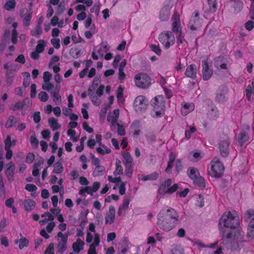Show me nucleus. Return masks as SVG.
Returning <instances> with one entry per match:
<instances>
[{
	"instance_id": "nucleus-1",
	"label": "nucleus",
	"mask_w": 254,
	"mask_h": 254,
	"mask_svg": "<svg viewBox=\"0 0 254 254\" xmlns=\"http://www.w3.org/2000/svg\"><path fill=\"white\" fill-rule=\"evenodd\" d=\"M240 225L239 216L235 211L225 212L222 215L219 222V229L221 232H224V228L237 229L234 235L230 233L228 238H232V249L238 250L243 246V236L240 229H238Z\"/></svg>"
},
{
	"instance_id": "nucleus-2",
	"label": "nucleus",
	"mask_w": 254,
	"mask_h": 254,
	"mask_svg": "<svg viewBox=\"0 0 254 254\" xmlns=\"http://www.w3.org/2000/svg\"><path fill=\"white\" fill-rule=\"evenodd\" d=\"M157 217L158 227L164 231H169L175 227L179 216L174 209L166 207L160 210Z\"/></svg>"
},
{
	"instance_id": "nucleus-3",
	"label": "nucleus",
	"mask_w": 254,
	"mask_h": 254,
	"mask_svg": "<svg viewBox=\"0 0 254 254\" xmlns=\"http://www.w3.org/2000/svg\"><path fill=\"white\" fill-rule=\"evenodd\" d=\"M224 171L223 163L217 158H214L207 167V173L212 178H218L221 177Z\"/></svg>"
},
{
	"instance_id": "nucleus-4",
	"label": "nucleus",
	"mask_w": 254,
	"mask_h": 254,
	"mask_svg": "<svg viewBox=\"0 0 254 254\" xmlns=\"http://www.w3.org/2000/svg\"><path fill=\"white\" fill-rule=\"evenodd\" d=\"M153 107L151 116L154 118L162 116L165 112V100L163 95H158L151 101Z\"/></svg>"
},
{
	"instance_id": "nucleus-5",
	"label": "nucleus",
	"mask_w": 254,
	"mask_h": 254,
	"mask_svg": "<svg viewBox=\"0 0 254 254\" xmlns=\"http://www.w3.org/2000/svg\"><path fill=\"white\" fill-rule=\"evenodd\" d=\"M189 178L193 181L194 185L198 188H203L205 187V181L203 177L200 176L198 170L193 167H190L187 171Z\"/></svg>"
},
{
	"instance_id": "nucleus-6",
	"label": "nucleus",
	"mask_w": 254,
	"mask_h": 254,
	"mask_svg": "<svg viewBox=\"0 0 254 254\" xmlns=\"http://www.w3.org/2000/svg\"><path fill=\"white\" fill-rule=\"evenodd\" d=\"M148 100L145 96L139 95L137 96L133 101V109L138 114L143 113L148 108Z\"/></svg>"
},
{
	"instance_id": "nucleus-7",
	"label": "nucleus",
	"mask_w": 254,
	"mask_h": 254,
	"mask_svg": "<svg viewBox=\"0 0 254 254\" xmlns=\"http://www.w3.org/2000/svg\"><path fill=\"white\" fill-rule=\"evenodd\" d=\"M86 242L87 243L91 242H100V236L96 231L95 223H90L87 228Z\"/></svg>"
},
{
	"instance_id": "nucleus-8",
	"label": "nucleus",
	"mask_w": 254,
	"mask_h": 254,
	"mask_svg": "<svg viewBox=\"0 0 254 254\" xmlns=\"http://www.w3.org/2000/svg\"><path fill=\"white\" fill-rule=\"evenodd\" d=\"M110 47L106 42H102L99 45L94 48L92 58L94 60L102 59L104 55L110 50Z\"/></svg>"
},
{
	"instance_id": "nucleus-9",
	"label": "nucleus",
	"mask_w": 254,
	"mask_h": 254,
	"mask_svg": "<svg viewBox=\"0 0 254 254\" xmlns=\"http://www.w3.org/2000/svg\"><path fill=\"white\" fill-rule=\"evenodd\" d=\"M172 182L171 179H167L160 184L158 192L160 194H172L178 189V185L174 184L172 185Z\"/></svg>"
},
{
	"instance_id": "nucleus-10",
	"label": "nucleus",
	"mask_w": 254,
	"mask_h": 254,
	"mask_svg": "<svg viewBox=\"0 0 254 254\" xmlns=\"http://www.w3.org/2000/svg\"><path fill=\"white\" fill-rule=\"evenodd\" d=\"M159 40L165 48L168 49L174 44L175 38L172 32L165 31L159 35Z\"/></svg>"
},
{
	"instance_id": "nucleus-11",
	"label": "nucleus",
	"mask_w": 254,
	"mask_h": 254,
	"mask_svg": "<svg viewBox=\"0 0 254 254\" xmlns=\"http://www.w3.org/2000/svg\"><path fill=\"white\" fill-rule=\"evenodd\" d=\"M135 85L141 88H146L151 84V78L146 73H140L134 77Z\"/></svg>"
},
{
	"instance_id": "nucleus-12",
	"label": "nucleus",
	"mask_w": 254,
	"mask_h": 254,
	"mask_svg": "<svg viewBox=\"0 0 254 254\" xmlns=\"http://www.w3.org/2000/svg\"><path fill=\"white\" fill-rule=\"evenodd\" d=\"M245 219L248 221L251 220L248 227L247 236L249 240H253L254 237V211L248 210L245 215Z\"/></svg>"
},
{
	"instance_id": "nucleus-13",
	"label": "nucleus",
	"mask_w": 254,
	"mask_h": 254,
	"mask_svg": "<svg viewBox=\"0 0 254 254\" xmlns=\"http://www.w3.org/2000/svg\"><path fill=\"white\" fill-rule=\"evenodd\" d=\"M212 62L210 60L206 59L202 61V75L204 80H208L213 74L212 68Z\"/></svg>"
},
{
	"instance_id": "nucleus-14",
	"label": "nucleus",
	"mask_w": 254,
	"mask_h": 254,
	"mask_svg": "<svg viewBox=\"0 0 254 254\" xmlns=\"http://www.w3.org/2000/svg\"><path fill=\"white\" fill-rule=\"evenodd\" d=\"M104 86L101 85L98 87L95 92H88V95L93 103L95 106H99L101 103L100 97L103 93Z\"/></svg>"
},
{
	"instance_id": "nucleus-15",
	"label": "nucleus",
	"mask_w": 254,
	"mask_h": 254,
	"mask_svg": "<svg viewBox=\"0 0 254 254\" xmlns=\"http://www.w3.org/2000/svg\"><path fill=\"white\" fill-rule=\"evenodd\" d=\"M100 186V184L99 182H95L93 184L92 186H86L81 188L79 191V194L83 196L86 195V193L92 195L94 192L97 191Z\"/></svg>"
},
{
	"instance_id": "nucleus-16",
	"label": "nucleus",
	"mask_w": 254,
	"mask_h": 254,
	"mask_svg": "<svg viewBox=\"0 0 254 254\" xmlns=\"http://www.w3.org/2000/svg\"><path fill=\"white\" fill-rule=\"evenodd\" d=\"M202 20L198 17V12L195 11L192 15L189 22V26L191 30H195L198 29L201 26Z\"/></svg>"
},
{
	"instance_id": "nucleus-17",
	"label": "nucleus",
	"mask_w": 254,
	"mask_h": 254,
	"mask_svg": "<svg viewBox=\"0 0 254 254\" xmlns=\"http://www.w3.org/2000/svg\"><path fill=\"white\" fill-rule=\"evenodd\" d=\"M173 6V4L169 2L165 4L161 9L159 13V18L161 21H166L170 17V9Z\"/></svg>"
},
{
	"instance_id": "nucleus-18",
	"label": "nucleus",
	"mask_w": 254,
	"mask_h": 254,
	"mask_svg": "<svg viewBox=\"0 0 254 254\" xmlns=\"http://www.w3.org/2000/svg\"><path fill=\"white\" fill-rule=\"evenodd\" d=\"M173 22L172 24V30L173 33L179 34L182 32V28L180 20V16L177 13H175L173 16Z\"/></svg>"
},
{
	"instance_id": "nucleus-19",
	"label": "nucleus",
	"mask_w": 254,
	"mask_h": 254,
	"mask_svg": "<svg viewBox=\"0 0 254 254\" xmlns=\"http://www.w3.org/2000/svg\"><path fill=\"white\" fill-rule=\"evenodd\" d=\"M120 115V111L119 109H115L113 111L112 114L108 115L107 117V121L111 124V129L114 130L116 127V125L118 124L117 121Z\"/></svg>"
},
{
	"instance_id": "nucleus-20",
	"label": "nucleus",
	"mask_w": 254,
	"mask_h": 254,
	"mask_svg": "<svg viewBox=\"0 0 254 254\" xmlns=\"http://www.w3.org/2000/svg\"><path fill=\"white\" fill-rule=\"evenodd\" d=\"M116 210L114 206L111 205L109 207V211L105 217L106 224H112L115 220Z\"/></svg>"
},
{
	"instance_id": "nucleus-21",
	"label": "nucleus",
	"mask_w": 254,
	"mask_h": 254,
	"mask_svg": "<svg viewBox=\"0 0 254 254\" xmlns=\"http://www.w3.org/2000/svg\"><path fill=\"white\" fill-rule=\"evenodd\" d=\"M130 201L129 196H125L124 197L123 203L119 206L118 214L121 216L123 213H126L129 208V205Z\"/></svg>"
},
{
	"instance_id": "nucleus-22",
	"label": "nucleus",
	"mask_w": 254,
	"mask_h": 254,
	"mask_svg": "<svg viewBox=\"0 0 254 254\" xmlns=\"http://www.w3.org/2000/svg\"><path fill=\"white\" fill-rule=\"evenodd\" d=\"M4 69H6V76L8 79H12L14 75L15 72L17 70V66L15 64H13L10 66L7 63L4 64Z\"/></svg>"
},
{
	"instance_id": "nucleus-23",
	"label": "nucleus",
	"mask_w": 254,
	"mask_h": 254,
	"mask_svg": "<svg viewBox=\"0 0 254 254\" xmlns=\"http://www.w3.org/2000/svg\"><path fill=\"white\" fill-rule=\"evenodd\" d=\"M44 161L42 157L39 158L36 160L33 165L32 170V175L34 177H39V171L42 168Z\"/></svg>"
},
{
	"instance_id": "nucleus-24",
	"label": "nucleus",
	"mask_w": 254,
	"mask_h": 254,
	"mask_svg": "<svg viewBox=\"0 0 254 254\" xmlns=\"http://www.w3.org/2000/svg\"><path fill=\"white\" fill-rule=\"evenodd\" d=\"M229 145V141L228 139H226L219 143V149L221 155L223 157H226L229 153L228 147Z\"/></svg>"
},
{
	"instance_id": "nucleus-25",
	"label": "nucleus",
	"mask_w": 254,
	"mask_h": 254,
	"mask_svg": "<svg viewBox=\"0 0 254 254\" xmlns=\"http://www.w3.org/2000/svg\"><path fill=\"white\" fill-rule=\"evenodd\" d=\"M84 242L80 238H77L72 244L73 251L75 253H79L84 249Z\"/></svg>"
},
{
	"instance_id": "nucleus-26",
	"label": "nucleus",
	"mask_w": 254,
	"mask_h": 254,
	"mask_svg": "<svg viewBox=\"0 0 254 254\" xmlns=\"http://www.w3.org/2000/svg\"><path fill=\"white\" fill-rule=\"evenodd\" d=\"M194 109V105L193 103H182L181 113L183 116H186L193 111Z\"/></svg>"
},
{
	"instance_id": "nucleus-27",
	"label": "nucleus",
	"mask_w": 254,
	"mask_h": 254,
	"mask_svg": "<svg viewBox=\"0 0 254 254\" xmlns=\"http://www.w3.org/2000/svg\"><path fill=\"white\" fill-rule=\"evenodd\" d=\"M196 73L197 68L195 64H190L189 65L185 71L186 76L191 78H194L196 76Z\"/></svg>"
},
{
	"instance_id": "nucleus-28",
	"label": "nucleus",
	"mask_w": 254,
	"mask_h": 254,
	"mask_svg": "<svg viewBox=\"0 0 254 254\" xmlns=\"http://www.w3.org/2000/svg\"><path fill=\"white\" fill-rule=\"evenodd\" d=\"M203 157V155L200 151L195 150L191 151L189 155V159L193 162H197Z\"/></svg>"
},
{
	"instance_id": "nucleus-29",
	"label": "nucleus",
	"mask_w": 254,
	"mask_h": 254,
	"mask_svg": "<svg viewBox=\"0 0 254 254\" xmlns=\"http://www.w3.org/2000/svg\"><path fill=\"white\" fill-rule=\"evenodd\" d=\"M176 157V155L174 152H171L169 156V161L168 162L167 167L165 169V172L167 173H171L172 169L174 164Z\"/></svg>"
},
{
	"instance_id": "nucleus-30",
	"label": "nucleus",
	"mask_w": 254,
	"mask_h": 254,
	"mask_svg": "<svg viewBox=\"0 0 254 254\" xmlns=\"http://www.w3.org/2000/svg\"><path fill=\"white\" fill-rule=\"evenodd\" d=\"M224 59L219 57L215 59L214 65L218 69H225L227 68V64L224 62Z\"/></svg>"
},
{
	"instance_id": "nucleus-31",
	"label": "nucleus",
	"mask_w": 254,
	"mask_h": 254,
	"mask_svg": "<svg viewBox=\"0 0 254 254\" xmlns=\"http://www.w3.org/2000/svg\"><path fill=\"white\" fill-rule=\"evenodd\" d=\"M5 173L9 181H12L13 180V172L15 169V166L12 163L10 162L7 165Z\"/></svg>"
},
{
	"instance_id": "nucleus-32",
	"label": "nucleus",
	"mask_w": 254,
	"mask_h": 254,
	"mask_svg": "<svg viewBox=\"0 0 254 254\" xmlns=\"http://www.w3.org/2000/svg\"><path fill=\"white\" fill-rule=\"evenodd\" d=\"M60 89V86L57 85L56 87V90L52 93L53 101L56 105H60L61 103V97L59 94V92Z\"/></svg>"
},
{
	"instance_id": "nucleus-33",
	"label": "nucleus",
	"mask_w": 254,
	"mask_h": 254,
	"mask_svg": "<svg viewBox=\"0 0 254 254\" xmlns=\"http://www.w3.org/2000/svg\"><path fill=\"white\" fill-rule=\"evenodd\" d=\"M249 139L250 137L248 133L245 131H241L239 134L238 141L241 146L243 145Z\"/></svg>"
},
{
	"instance_id": "nucleus-34",
	"label": "nucleus",
	"mask_w": 254,
	"mask_h": 254,
	"mask_svg": "<svg viewBox=\"0 0 254 254\" xmlns=\"http://www.w3.org/2000/svg\"><path fill=\"white\" fill-rule=\"evenodd\" d=\"M41 217L43 219L39 221L41 225H44L49 221H53L54 219V216L49 212L44 213L41 215Z\"/></svg>"
},
{
	"instance_id": "nucleus-35",
	"label": "nucleus",
	"mask_w": 254,
	"mask_h": 254,
	"mask_svg": "<svg viewBox=\"0 0 254 254\" xmlns=\"http://www.w3.org/2000/svg\"><path fill=\"white\" fill-rule=\"evenodd\" d=\"M71 108H64L63 109V114L66 116H69L70 120H77L78 116L72 113Z\"/></svg>"
},
{
	"instance_id": "nucleus-36",
	"label": "nucleus",
	"mask_w": 254,
	"mask_h": 254,
	"mask_svg": "<svg viewBox=\"0 0 254 254\" xmlns=\"http://www.w3.org/2000/svg\"><path fill=\"white\" fill-rule=\"evenodd\" d=\"M124 165H132L133 159L129 152L123 151L122 153Z\"/></svg>"
},
{
	"instance_id": "nucleus-37",
	"label": "nucleus",
	"mask_w": 254,
	"mask_h": 254,
	"mask_svg": "<svg viewBox=\"0 0 254 254\" xmlns=\"http://www.w3.org/2000/svg\"><path fill=\"white\" fill-rule=\"evenodd\" d=\"M96 150L98 154L101 155L109 154L111 152L110 148L104 144L97 147Z\"/></svg>"
},
{
	"instance_id": "nucleus-38",
	"label": "nucleus",
	"mask_w": 254,
	"mask_h": 254,
	"mask_svg": "<svg viewBox=\"0 0 254 254\" xmlns=\"http://www.w3.org/2000/svg\"><path fill=\"white\" fill-rule=\"evenodd\" d=\"M53 167V173L58 174L62 173L64 171V167L62 163V159L55 163Z\"/></svg>"
},
{
	"instance_id": "nucleus-39",
	"label": "nucleus",
	"mask_w": 254,
	"mask_h": 254,
	"mask_svg": "<svg viewBox=\"0 0 254 254\" xmlns=\"http://www.w3.org/2000/svg\"><path fill=\"white\" fill-rule=\"evenodd\" d=\"M246 97L249 101L251 100V96L254 94V79L252 81V85H249L246 89Z\"/></svg>"
},
{
	"instance_id": "nucleus-40",
	"label": "nucleus",
	"mask_w": 254,
	"mask_h": 254,
	"mask_svg": "<svg viewBox=\"0 0 254 254\" xmlns=\"http://www.w3.org/2000/svg\"><path fill=\"white\" fill-rule=\"evenodd\" d=\"M48 123L53 130H56L61 127V125L58 123V120L54 118H49L48 119Z\"/></svg>"
},
{
	"instance_id": "nucleus-41",
	"label": "nucleus",
	"mask_w": 254,
	"mask_h": 254,
	"mask_svg": "<svg viewBox=\"0 0 254 254\" xmlns=\"http://www.w3.org/2000/svg\"><path fill=\"white\" fill-rule=\"evenodd\" d=\"M158 177V174L156 172H154L148 175H141L138 177L139 180L147 181V180H155Z\"/></svg>"
},
{
	"instance_id": "nucleus-42",
	"label": "nucleus",
	"mask_w": 254,
	"mask_h": 254,
	"mask_svg": "<svg viewBox=\"0 0 254 254\" xmlns=\"http://www.w3.org/2000/svg\"><path fill=\"white\" fill-rule=\"evenodd\" d=\"M15 243L18 244L19 249L22 250L24 247H27L29 245V241L25 237H22L19 240L15 241Z\"/></svg>"
},
{
	"instance_id": "nucleus-43",
	"label": "nucleus",
	"mask_w": 254,
	"mask_h": 254,
	"mask_svg": "<svg viewBox=\"0 0 254 254\" xmlns=\"http://www.w3.org/2000/svg\"><path fill=\"white\" fill-rule=\"evenodd\" d=\"M123 93H124V88H123L121 86H120L117 90L116 95H117V98L118 99V103L120 105L123 104L124 102Z\"/></svg>"
},
{
	"instance_id": "nucleus-44",
	"label": "nucleus",
	"mask_w": 254,
	"mask_h": 254,
	"mask_svg": "<svg viewBox=\"0 0 254 254\" xmlns=\"http://www.w3.org/2000/svg\"><path fill=\"white\" fill-rule=\"evenodd\" d=\"M42 32L43 30L40 22H38V24L34 29L31 31V35L37 37H39L42 34Z\"/></svg>"
},
{
	"instance_id": "nucleus-45",
	"label": "nucleus",
	"mask_w": 254,
	"mask_h": 254,
	"mask_svg": "<svg viewBox=\"0 0 254 254\" xmlns=\"http://www.w3.org/2000/svg\"><path fill=\"white\" fill-rule=\"evenodd\" d=\"M67 135L73 142H76L78 140V136L75 130L73 129H68L67 131Z\"/></svg>"
},
{
	"instance_id": "nucleus-46",
	"label": "nucleus",
	"mask_w": 254,
	"mask_h": 254,
	"mask_svg": "<svg viewBox=\"0 0 254 254\" xmlns=\"http://www.w3.org/2000/svg\"><path fill=\"white\" fill-rule=\"evenodd\" d=\"M24 205L27 211H30L35 208V202L34 200L28 199L24 201Z\"/></svg>"
},
{
	"instance_id": "nucleus-47",
	"label": "nucleus",
	"mask_w": 254,
	"mask_h": 254,
	"mask_svg": "<svg viewBox=\"0 0 254 254\" xmlns=\"http://www.w3.org/2000/svg\"><path fill=\"white\" fill-rule=\"evenodd\" d=\"M105 171V168L103 166L95 167L93 172V176L94 177L101 176L103 174Z\"/></svg>"
},
{
	"instance_id": "nucleus-48",
	"label": "nucleus",
	"mask_w": 254,
	"mask_h": 254,
	"mask_svg": "<svg viewBox=\"0 0 254 254\" xmlns=\"http://www.w3.org/2000/svg\"><path fill=\"white\" fill-rule=\"evenodd\" d=\"M100 83L99 78L96 77L93 80L92 84L89 86L88 92H95L96 88Z\"/></svg>"
},
{
	"instance_id": "nucleus-49",
	"label": "nucleus",
	"mask_w": 254,
	"mask_h": 254,
	"mask_svg": "<svg viewBox=\"0 0 254 254\" xmlns=\"http://www.w3.org/2000/svg\"><path fill=\"white\" fill-rule=\"evenodd\" d=\"M121 164V161L119 159H117L116 161V168L115 171L114 172V175L115 176L121 175L123 173V169Z\"/></svg>"
},
{
	"instance_id": "nucleus-50",
	"label": "nucleus",
	"mask_w": 254,
	"mask_h": 254,
	"mask_svg": "<svg viewBox=\"0 0 254 254\" xmlns=\"http://www.w3.org/2000/svg\"><path fill=\"white\" fill-rule=\"evenodd\" d=\"M46 47V42L43 40H40L38 41V44L36 47V51L40 53H42Z\"/></svg>"
},
{
	"instance_id": "nucleus-51",
	"label": "nucleus",
	"mask_w": 254,
	"mask_h": 254,
	"mask_svg": "<svg viewBox=\"0 0 254 254\" xmlns=\"http://www.w3.org/2000/svg\"><path fill=\"white\" fill-rule=\"evenodd\" d=\"M17 122L16 119L13 116H10L5 124L6 128H10L13 127Z\"/></svg>"
},
{
	"instance_id": "nucleus-52",
	"label": "nucleus",
	"mask_w": 254,
	"mask_h": 254,
	"mask_svg": "<svg viewBox=\"0 0 254 254\" xmlns=\"http://www.w3.org/2000/svg\"><path fill=\"white\" fill-rule=\"evenodd\" d=\"M14 0H8L4 5V8L6 10H11L14 9L15 6Z\"/></svg>"
},
{
	"instance_id": "nucleus-53",
	"label": "nucleus",
	"mask_w": 254,
	"mask_h": 254,
	"mask_svg": "<svg viewBox=\"0 0 254 254\" xmlns=\"http://www.w3.org/2000/svg\"><path fill=\"white\" fill-rule=\"evenodd\" d=\"M207 3L209 5V11L211 12H215L217 6L216 0H207Z\"/></svg>"
},
{
	"instance_id": "nucleus-54",
	"label": "nucleus",
	"mask_w": 254,
	"mask_h": 254,
	"mask_svg": "<svg viewBox=\"0 0 254 254\" xmlns=\"http://www.w3.org/2000/svg\"><path fill=\"white\" fill-rule=\"evenodd\" d=\"M196 131V128L194 126H189L188 128L185 131V137L188 139L191 137V133H194Z\"/></svg>"
},
{
	"instance_id": "nucleus-55",
	"label": "nucleus",
	"mask_w": 254,
	"mask_h": 254,
	"mask_svg": "<svg viewBox=\"0 0 254 254\" xmlns=\"http://www.w3.org/2000/svg\"><path fill=\"white\" fill-rule=\"evenodd\" d=\"M100 242H93L89 246V249L88 251V254H97L96 248L99 246Z\"/></svg>"
},
{
	"instance_id": "nucleus-56",
	"label": "nucleus",
	"mask_w": 254,
	"mask_h": 254,
	"mask_svg": "<svg viewBox=\"0 0 254 254\" xmlns=\"http://www.w3.org/2000/svg\"><path fill=\"white\" fill-rule=\"evenodd\" d=\"M17 23L16 22L13 23L12 27L14 28V29L12 30V32L11 42L14 44L17 42V33L15 30V28L17 27Z\"/></svg>"
},
{
	"instance_id": "nucleus-57",
	"label": "nucleus",
	"mask_w": 254,
	"mask_h": 254,
	"mask_svg": "<svg viewBox=\"0 0 254 254\" xmlns=\"http://www.w3.org/2000/svg\"><path fill=\"white\" fill-rule=\"evenodd\" d=\"M25 188L27 190L32 192L31 195L33 196H36L35 191L37 190V188L35 185L31 184H28L25 186Z\"/></svg>"
},
{
	"instance_id": "nucleus-58",
	"label": "nucleus",
	"mask_w": 254,
	"mask_h": 254,
	"mask_svg": "<svg viewBox=\"0 0 254 254\" xmlns=\"http://www.w3.org/2000/svg\"><path fill=\"white\" fill-rule=\"evenodd\" d=\"M218 242H215L214 244H211L210 245H205L200 242H196L194 243V245L198 246L199 248H212L214 249L217 246Z\"/></svg>"
},
{
	"instance_id": "nucleus-59",
	"label": "nucleus",
	"mask_w": 254,
	"mask_h": 254,
	"mask_svg": "<svg viewBox=\"0 0 254 254\" xmlns=\"http://www.w3.org/2000/svg\"><path fill=\"white\" fill-rule=\"evenodd\" d=\"M219 112L216 107H212L211 111L209 112V116L211 119H215L218 117Z\"/></svg>"
},
{
	"instance_id": "nucleus-60",
	"label": "nucleus",
	"mask_w": 254,
	"mask_h": 254,
	"mask_svg": "<svg viewBox=\"0 0 254 254\" xmlns=\"http://www.w3.org/2000/svg\"><path fill=\"white\" fill-rule=\"evenodd\" d=\"M5 150H8L10 149L11 146L12 145V142H11V137L10 135H7L6 139L4 140Z\"/></svg>"
},
{
	"instance_id": "nucleus-61",
	"label": "nucleus",
	"mask_w": 254,
	"mask_h": 254,
	"mask_svg": "<svg viewBox=\"0 0 254 254\" xmlns=\"http://www.w3.org/2000/svg\"><path fill=\"white\" fill-rule=\"evenodd\" d=\"M51 43L56 49L60 48V40L59 38H54L51 40Z\"/></svg>"
},
{
	"instance_id": "nucleus-62",
	"label": "nucleus",
	"mask_w": 254,
	"mask_h": 254,
	"mask_svg": "<svg viewBox=\"0 0 254 254\" xmlns=\"http://www.w3.org/2000/svg\"><path fill=\"white\" fill-rule=\"evenodd\" d=\"M68 234H64L62 232H59L58 234V237L61 238V241L60 243H67L68 239Z\"/></svg>"
},
{
	"instance_id": "nucleus-63",
	"label": "nucleus",
	"mask_w": 254,
	"mask_h": 254,
	"mask_svg": "<svg viewBox=\"0 0 254 254\" xmlns=\"http://www.w3.org/2000/svg\"><path fill=\"white\" fill-rule=\"evenodd\" d=\"M38 98L42 102H46L49 98L48 95L44 91H41L38 94Z\"/></svg>"
},
{
	"instance_id": "nucleus-64",
	"label": "nucleus",
	"mask_w": 254,
	"mask_h": 254,
	"mask_svg": "<svg viewBox=\"0 0 254 254\" xmlns=\"http://www.w3.org/2000/svg\"><path fill=\"white\" fill-rule=\"evenodd\" d=\"M54 87V85L50 83V81L44 82L42 85L43 90L49 91Z\"/></svg>"
}]
</instances>
